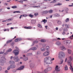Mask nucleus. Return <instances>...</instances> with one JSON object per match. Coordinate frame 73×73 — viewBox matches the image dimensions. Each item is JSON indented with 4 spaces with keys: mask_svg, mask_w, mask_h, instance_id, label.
Listing matches in <instances>:
<instances>
[{
    "mask_svg": "<svg viewBox=\"0 0 73 73\" xmlns=\"http://www.w3.org/2000/svg\"><path fill=\"white\" fill-rule=\"evenodd\" d=\"M4 52H0V54H3L4 53Z\"/></svg>",
    "mask_w": 73,
    "mask_h": 73,
    "instance_id": "nucleus-54",
    "label": "nucleus"
},
{
    "mask_svg": "<svg viewBox=\"0 0 73 73\" xmlns=\"http://www.w3.org/2000/svg\"><path fill=\"white\" fill-rule=\"evenodd\" d=\"M40 41L42 42H44L46 41V40H45L42 39Z\"/></svg>",
    "mask_w": 73,
    "mask_h": 73,
    "instance_id": "nucleus-35",
    "label": "nucleus"
},
{
    "mask_svg": "<svg viewBox=\"0 0 73 73\" xmlns=\"http://www.w3.org/2000/svg\"><path fill=\"white\" fill-rule=\"evenodd\" d=\"M12 50V49L11 48H9L8 49V50H7L6 51V52H8V53H9V52H11V51Z\"/></svg>",
    "mask_w": 73,
    "mask_h": 73,
    "instance_id": "nucleus-26",
    "label": "nucleus"
},
{
    "mask_svg": "<svg viewBox=\"0 0 73 73\" xmlns=\"http://www.w3.org/2000/svg\"><path fill=\"white\" fill-rule=\"evenodd\" d=\"M63 62H64V60H63L62 59L61 60L60 62L59 63V64H62L63 63Z\"/></svg>",
    "mask_w": 73,
    "mask_h": 73,
    "instance_id": "nucleus-32",
    "label": "nucleus"
},
{
    "mask_svg": "<svg viewBox=\"0 0 73 73\" xmlns=\"http://www.w3.org/2000/svg\"><path fill=\"white\" fill-rule=\"evenodd\" d=\"M68 52L69 54H72V50L70 49H68Z\"/></svg>",
    "mask_w": 73,
    "mask_h": 73,
    "instance_id": "nucleus-19",
    "label": "nucleus"
},
{
    "mask_svg": "<svg viewBox=\"0 0 73 73\" xmlns=\"http://www.w3.org/2000/svg\"><path fill=\"white\" fill-rule=\"evenodd\" d=\"M16 12L17 13H20V11H14L13 12V13H16Z\"/></svg>",
    "mask_w": 73,
    "mask_h": 73,
    "instance_id": "nucleus-45",
    "label": "nucleus"
},
{
    "mask_svg": "<svg viewBox=\"0 0 73 73\" xmlns=\"http://www.w3.org/2000/svg\"><path fill=\"white\" fill-rule=\"evenodd\" d=\"M12 20V19H7L6 21H11Z\"/></svg>",
    "mask_w": 73,
    "mask_h": 73,
    "instance_id": "nucleus-36",
    "label": "nucleus"
},
{
    "mask_svg": "<svg viewBox=\"0 0 73 73\" xmlns=\"http://www.w3.org/2000/svg\"><path fill=\"white\" fill-rule=\"evenodd\" d=\"M11 24H12V23H8V24H7V25H10Z\"/></svg>",
    "mask_w": 73,
    "mask_h": 73,
    "instance_id": "nucleus-57",
    "label": "nucleus"
},
{
    "mask_svg": "<svg viewBox=\"0 0 73 73\" xmlns=\"http://www.w3.org/2000/svg\"><path fill=\"white\" fill-rule=\"evenodd\" d=\"M46 46V45L45 44H44L42 46L43 47H45Z\"/></svg>",
    "mask_w": 73,
    "mask_h": 73,
    "instance_id": "nucleus-63",
    "label": "nucleus"
},
{
    "mask_svg": "<svg viewBox=\"0 0 73 73\" xmlns=\"http://www.w3.org/2000/svg\"><path fill=\"white\" fill-rule=\"evenodd\" d=\"M31 28H32V27L31 26H29L28 27H24V28H25V29H31Z\"/></svg>",
    "mask_w": 73,
    "mask_h": 73,
    "instance_id": "nucleus-15",
    "label": "nucleus"
},
{
    "mask_svg": "<svg viewBox=\"0 0 73 73\" xmlns=\"http://www.w3.org/2000/svg\"><path fill=\"white\" fill-rule=\"evenodd\" d=\"M14 44H15V43L14 42L12 43H11V45L12 46H13V45Z\"/></svg>",
    "mask_w": 73,
    "mask_h": 73,
    "instance_id": "nucleus-52",
    "label": "nucleus"
},
{
    "mask_svg": "<svg viewBox=\"0 0 73 73\" xmlns=\"http://www.w3.org/2000/svg\"><path fill=\"white\" fill-rule=\"evenodd\" d=\"M72 67V66H70V69L71 70H72V68H73Z\"/></svg>",
    "mask_w": 73,
    "mask_h": 73,
    "instance_id": "nucleus-51",
    "label": "nucleus"
},
{
    "mask_svg": "<svg viewBox=\"0 0 73 73\" xmlns=\"http://www.w3.org/2000/svg\"><path fill=\"white\" fill-rule=\"evenodd\" d=\"M1 59H0V62L1 65H4V60H6V59L5 57L3 56L1 57Z\"/></svg>",
    "mask_w": 73,
    "mask_h": 73,
    "instance_id": "nucleus-4",
    "label": "nucleus"
},
{
    "mask_svg": "<svg viewBox=\"0 0 73 73\" xmlns=\"http://www.w3.org/2000/svg\"><path fill=\"white\" fill-rule=\"evenodd\" d=\"M15 48H16L17 50H14L13 53L15 54V56L14 57L11 56V59H12L15 62H19L20 61V59L18 58L19 56L17 55L19 54V49L17 48V47H15Z\"/></svg>",
    "mask_w": 73,
    "mask_h": 73,
    "instance_id": "nucleus-1",
    "label": "nucleus"
},
{
    "mask_svg": "<svg viewBox=\"0 0 73 73\" xmlns=\"http://www.w3.org/2000/svg\"><path fill=\"white\" fill-rule=\"evenodd\" d=\"M31 23L33 24H35L36 23V20H32L31 21Z\"/></svg>",
    "mask_w": 73,
    "mask_h": 73,
    "instance_id": "nucleus-13",
    "label": "nucleus"
},
{
    "mask_svg": "<svg viewBox=\"0 0 73 73\" xmlns=\"http://www.w3.org/2000/svg\"><path fill=\"white\" fill-rule=\"evenodd\" d=\"M73 34L71 36H70V39H73Z\"/></svg>",
    "mask_w": 73,
    "mask_h": 73,
    "instance_id": "nucleus-43",
    "label": "nucleus"
},
{
    "mask_svg": "<svg viewBox=\"0 0 73 73\" xmlns=\"http://www.w3.org/2000/svg\"><path fill=\"white\" fill-rule=\"evenodd\" d=\"M65 56V53L63 51H60L58 54V57L59 58H60L62 57Z\"/></svg>",
    "mask_w": 73,
    "mask_h": 73,
    "instance_id": "nucleus-3",
    "label": "nucleus"
},
{
    "mask_svg": "<svg viewBox=\"0 0 73 73\" xmlns=\"http://www.w3.org/2000/svg\"><path fill=\"white\" fill-rule=\"evenodd\" d=\"M45 48H41V50L42 52H44V51H45Z\"/></svg>",
    "mask_w": 73,
    "mask_h": 73,
    "instance_id": "nucleus-23",
    "label": "nucleus"
},
{
    "mask_svg": "<svg viewBox=\"0 0 73 73\" xmlns=\"http://www.w3.org/2000/svg\"><path fill=\"white\" fill-rule=\"evenodd\" d=\"M8 54V52H5L3 54L4 55H7V54Z\"/></svg>",
    "mask_w": 73,
    "mask_h": 73,
    "instance_id": "nucleus-46",
    "label": "nucleus"
},
{
    "mask_svg": "<svg viewBox=\"0 0 73 73\" xmlns=\"http://www.w3.org/2000/svg\"><path fill=\"white\" fill-rule=\"evenodd\" d=\"M38 15V13H35L34 14V15L35 16H37V15Z\"/></svg>",
    "mask_w": 73,
    "mask_h": 73,
    "instance_id": "nucleus-42",
    "label": "nucleus"
},
{
    "mask_svg": "<svg viewBox=\"0 0 73 73\" xmlns=\"http://www.w3.org/2000/svg\"><path fill=\"white\" fill-rule=\"evenodd\" d=\"M48 13V11H43L42 12V15H43V14H46V13Z\"/></svg>",
    "mask_w": 73,
    "mask_h": 73,
    "instance_id": "nucleus-12",
    "label": "nucleus"
},
{
    "mask_svg": "<svg viewBox=\"0 0 73 73\" xmlns=\"http://www.w3.org/2000/svg\"><path fill=\"white\" fill-rule=\"evenodd\" d=\"M10 68H11V66H10L7 68V70H9V69H10Z\"/></svg>",
    "mask_w": 73,
    "mask_h": 73,
    "instance_id": "nucleus-44",
    "label": "nucleus"
},
{
    "mask_svg": "<svg viewBox=\"0 0 73 73\" xmlns=\"http://www.w3.org/2000/svg\"><path fill=\"white\" fill-rule=\"evenodd\" d=\"M37 49V48L36 47H32L30 48L28 50H35Z\"/></svg>",
    "mask_w": 73,
    "mask_h": 73,
    "instance_id": "nucleus-10",
    "label": "nucleus"
},
{
    "mask_svg": "<svg viewBox=\"0 0 73 73\" xmlns=\"http://www.w3.org/2000/svg\"><path fill=\"white\" fill-rule=\"evenodd\" d=\"M65 27H66V28H69V25H68L67 24H65Z\"/></svg>",
    "mask_w": 73,
    "mask_h": 73,
    "instance_id": "nucleus-34",
    "label": "nucleus"
},
{
    "mask_svg": "<svg viewBox=\"0 0 73 73\" xmlns=\"http://www.w3.org/2000/svg\"><path fill=\"white\" fill-rule=\"evenodd\" d=\"M72 63H71L69 65L70 66H72Z\"/></svg>",
    "mask_w": 73,
    "mask_h": 73,
    "instance_id": "nucleus-55",
    "label": "nucleus"
},
{
    "mask_svg": "<svg viewBox=\"0 0 73 73\" xmlns=\"http://www.w3.org/2000/svg\"><path fill=\"white\" fill-rule=\"evenodd\" d=\"M55 29L56 30V31H58V27H57Z\"/></svg>",
    "mask_w": 73,
    "mask_h": 73,
    "instance_id": "nucleus-59",
    "label": "nucleus"
},
{
    "mask_svg": "<svg viewBox=\"0 0 73 73\" xmlns=\"http://www.w3.org/2000/svg\"><path fill=\"white\" fill-rule=\"evenodd\" d=\"M51 57L48 56L45 58L44 59V62L47 64H52V62L50 60Z\"/></svg>",
    "mask_w": 73,
    "mask_h": 73,
    "instance_id": "nucleus-2",
    "label": "nucleus"
},
{
    "mask_svg": "<svg viewBox=\"0 0 73 73\" xmlns=\"http://www.w3.org/2000/svg\"><path fill=\"white\" fill-rule=\"evenodd\" d=\"M18 41H21V40H22V39H21V38H18Z\"/></svg>",
    "mask_w": 73,
    "mask_h": 73,
    "instance_id": "nucleus-47",
    "label": "nucleus"
},
{
    "mask_svg": "<svg viewBox=\"0 0 73 73\" xmlns=\"http://www.w3.org/2000/svg\"><path fill=\"white\" fill-rule=\"evenodd\" d=\"M38 42L37 40L34 41L33 43V45L35 44H35H37V43H38Z\"/></svg>",
    "mask_w": 73,
    "mask_h": 73,
    "instance_id": "nucleus-24",
    "label": "nucleus"
},
{
    "mask_svg": "<svg viewBox=\"0 0 73 73\" xmlns=\"http://www.w3.org/2000/svg\"><path fill=\"white\" fill-rule=\"evenodd\" d=\"M38 27L39 28H42V26H41L40 24H39L38 25Z\"/></svg>",
    "mask_w": 73,
    "mask_h": 73,
    "instance_id": "nucleus-25",
    "label": "nucleus"
},
{
    "mask_svg": "<svg viewBox=\"0 0 73 73\" xmlns=\"http://www.w3.org/2000/svg\"><path fill=\"white\" fill-rule=\"evenodd\" d=\"M12 8L14 9L16 8H17V6H13L12 7Z\"/></svg>",
    "mask_w": 73,
    "mask_h": 73,
    "instance_id": "nucleus-39",
    "label": "nucleus"
},
{
    "mask_svg": "<svg viewBox=\"0 0 73 73\" xmlns=\"http://www.w3.org/2000/svg\"><path fill=\"white\" fill-rule=\"evenodd\" d=\"M60 71V69L58 67V66H56L55 70L53 71V73H58V72Z\"/></svg>",
    "mask_w": 73,
    "mask_h": 73,
    "instance_id": "nucleus-5",
    "label": "nucleus"
},
{
    "mask_svg": "<svg viewBox=\"0 0 73 73\" xmlns=\"http://www.w3.org/2000/svg\"><path fill=\"white\" fill-rule=\"evenodd\" d=\"M16 67V65H10V67L11 68V69H13V68H15Z\"/></svg>",
    "mask_w": 73,
    "mask_h": 73,
    "instance_id": "nucleus-14",
    "label": "nucleus"
},
{
    "mask_svg": "<svg viewBox=\"0 0 73 73\" xmlns=\"http://www.w3.org/2000/svg\"><path fill=\"white\" fill-rule=\"evenodd\" d=\"M69 21V19H67L66 20H65V22H68V21Z\"/></svg>",
    "mask_w": 73,
    "mask_h": 73,
    "instance_id": "nucleus-40",
    "label": "nucleus"
},
{
    "mask_svg": "<svg viewBox=\"0 0 73 73\" xmlns=\"http://www.w3.org/2000/svg\"><path fill=\"white\" fill-rule=\"evenodd\" d=\"M48 71H49L48 70V68H47L44 70V73H48Z\"/></svg>",
    "mask_w": 73,
    "mask_h": 73,
    "instance_id": "nucleus-22",
    "label": "nucleus"
},
{
    "mask_svg": "<svg viewBox=\"0 0 73 73\" xmlns=\"http://www.w3.org/2000/svg\"><path fill=\"white\" fill-rule=\"evenodd\" d=\"M27 40H30V41H32L33 40V39L29 38H27Z\"/></svg>",
    "mask_w": 73,
    "mask_h": 73,
    "instance_id": "nucleus-48",
    "label": "nucleus"
},
{
    "mask_svg": "<svg viewBox=\"0 0 73 73\" xmlns=\"http://www.w3.org/2000/svg\"><path fill=\"white\" fill-rule=\"evenodd\" d=\"M73 60V57H72L71 56H69V60H68V61L67 62L68 63V64H70V62H71V61Z\"/></svg>",
    "mask_w": 73,
    "mask_h": 73,
    "instance_id": "nucleus-6",
    "label": "nucleus"
},
{
    "mask_svg": "<svg viewBox=\"0 0 73 73\" xmlns=\"http://www.w3.org/2000/svg\"><path fill=\"white\" fill-rule=\"evenodd\" d=\"M56 45H57V46H60L61 44V43L60 42H58L56 43Z\"/></svg>",
    "mask_w": 73,
    "mask_h": 73,
    "instance_id": "nucleus-17",
    "label": "nucleus"
},
{
    "mask_svg": "<svg viewBox=\"0 0 73 73\" xmlns=\"http://www.w3.org/2000/svg\"><path fill=\"white\" fill-rule=\"evenodd\" d=\"M62 5V3H58V5Z\"/></svg>",
    "mask_w": 73,
    "mask_h": 73,
    "instance_id": "nucleus-53",
    "label": "nucleus"
},
{
    "mask_svg": "<svg viewBox=\"0 0 73 73\" xmlns=\"http://www.w3.org/2000/svg\"><path fill=\"white\" fill-rule=\"evenodd\" d=\"M9 63L10 64H15V62L14 61H12V60H10L9 62Z\"/></svg>",
    "mask_w": 73,
    "mask_h": 73,
    "instance_id": "nucleus-11",
    "label": "nucleus"
},
{
    "mask_svg": "<svg viewBox=\"0 0 73 73\" xmlns=\"http://www.w3.org/2000/svg\"><path fill=\"white\" fill-rule=\"evenodd\" d=\"M48 12L50 13H53V10H50L48 11Z\"/></svg>",
    "mask_w": 73,
    "mask_h": 73,
    "instance_id": "nucleus-29",
    "label": "nucleus"
},
{
    "mask_svg": "<svg viewBox=\"0 0 73 73\" xmlns=\"http://www.w3.org/2000/svg\"><path fill=\"white\" fill-rule=\"evenodd\" d=\"M24 66H20L19 68L17 69V70H23L24 68Z\"/></svg>",
    "mask_w": 73,
    "mask_h": 73,
    "instance_id": "nucleus-8",
    "label": "nucleus"
},
{
    "mask_svg": "<svg viewBox=\"0 0 73 73\" xmlns=\"http://www.w3.org/2000/svg\"><path fill=\"white\" fill-rule=\"evenodd\" d=\"M47 68L48 71H50V70H52V67H48Z\"/></svg>",
    "mask_w": 73,
    "mask_h": 73,
    "instance_id": "nucleus-18",
    "label": "nucleus"
},
{
    "mask_svg": "<svg viewBox=\"0 0 73 73\" xmlns=\"http://www.w3.org/2000/svg\"><path fill=\"white\" fill-rule=\"evenodd\" d=\"M15 42H17L18 41H19V40H18V38L16 39L15 40Z\"/></svg>",
    "mask_w": 73,
    "mask_h": 73,
    "instance_id": "nucleus-41",
    "label": "nucleus"
},
{
    "mask_svg": "<svg viewBox=\"0 0 73 73\" xmlns=\"http://www.w3.org/2000/svg\"><path fill=\"white\" fill-rule=\"evenodd\" d=\"M29 16L30 17H33V15H32V14H30L29 15Z\"/></svg>",
    "mask_w": 73,
    "mask_h": 73,
    "instance_id": "nucleus-37",
    "label": "nucleus"
},
{
    "mask_svg": "<svg viewBox=\"0 0 73 73\" xmlns=\"http://www.w3.org/2000/svg\"><path fill=\"white\" fill-rule=\"evenodd\" d=\"M65 32H63L62 33V35H65Z\"/></svg>",
    "mask_w": 73,
    "mask_h": 73,
    "instance_id": "nucleus-50",
    "label": "nucleus"
},
{
    "mask_svg": "<svg viewBox=\"0 0 73 73\" xmlns=\"http://www.w3.org/2000/svg\"><path fill=\"white\" fill-rule=\"evenodd\" d=\"M27 56H32V54L31 53H28L27 54Z\"/></svg>",
    "mask_w": 73,
    "mask_h": 73,
    "instance_id": "nucleus-27",
    "label": "nucleus"
},
{
    "mask_svg": "<svg viewBox=\"0 0 73 73\" xmlns=\"http://www.w3.org/2000/svg\"><path fill=\"white\" fill-rule=\"evenodd\" d=\"M66 61H67V58H66L65 60V62H66Z\"/></svg>",
    "mask_w": 73,
    "mask_h": 73,
    "instance_id": "nucleus-58",
    "label": "nucleus"
},
{
    "mask_svg": "<svg viewBox=\"0 0 73 73\" xmlns=\"http://www.w3.org/2000/svg\"><path fill=\"white\" fill-rule=\"evenodd\" d=\"M4 5H8V3H4Z\"/></svg>",
    "mask_w": 73,
    "mask_h": 73,
    "instance_id": "nucleus-60",
    "label": "nucleus"
},
{
    "mask_svg": "<svg viewBox=\"0 0 73 73\" xmlns=\"http://www.w3.org/2000/svg\"><path fill=\"white\" fill-rule=\"evenodd\" d=\"M51 60V61H53L54 60V58H53L52 59V58H51V59H50V60Z\"/></svg>",
    "mask_w": 73,
    "mask_h": 73,
    "instance_id": "nucleus-49",
    "label": "nucleus"
},
{
    "mask_svg": "<svg viewBox=\"0 0 73 73\" xmlns=\"http://www.w3.org/2000/svg\"><path fill=\"white\" fill-rule=\"evenodd\" d=\"M65 70L66 71L68 70V68L67 65H66L64 67Z\"/></svg>",
    "mask_w": 73,
    "mask_h": 73,
    "instance_id": "nucleus-20",
    "label": "nucleus"
},
{
    "mask_svg": "<svg viewBox=\"0 0 73 73\" xmlns=\"http://www.w3.org/2000/svg\"><path fill=\"white\" fill-rule=\"evenodd\" d=\"M27 16H28V15L26 14H25L23 15H21L19 17V19H21L22 17H27Z\"/></svg>",
    "mask_w": 73,
    "mask_h": 73,
    "instance_id": "nucleus-16",
    "label": "nucleus"
},
{
    "mask_svg": "<svg viewBox=\"0 0 73 73\" xmlns=\"http://www.w3.org/2000/svg\"><path fill=\"white\" fill-rule=\"evenodd\" d=\"M46 50H49V47L48 46H47L46 47Z\"/></svg>",
    "mask_w": 73,
    "mask_h": 73,
    "instance_id": "nucleus-28",
    "label": "nucleus"
},
{
    "mask_svg": "<svg viewBox=\"0 0 73 73\" xmlns=\"http://www.w3.org/2000/svg\"><path fill=\"white\" fill-rule=\"evenodd\" d=\"M6 31H8V32H9V29H6Z\"/></svg>",
    "mask_w": 73,
    "mask_h": 73,
    "instance_id": "nucleus-64",
    "label": "nucleus"
},
{
    "mask_svg": "<svg viewBox=\"0 0 73 73\" xmlns=\"http://www.w3.org/2000/svg\"><path fill=\"white\" fill-rule=\"evenodd\" d=\"M72 5H69V7H73V3H72Z\"/></svg>",
    "mask_w": 73,
    "mask_h": 73,
    "instance_id": "nucleus-56",
    "label": "nucleus"
},
{
    "mask_svg": "<svg viewBox=\"0 0 73 73\" xmlns=\"http://www.w3.org/2000/svg\"><path fill=\"white\" fill-rule=\"evenodd\" d=\"M23 1L21 0L20 1L21 3H22V4H23Z\"/></svg>",
    "mask_w": 73,
    "mask_h": 73,
    "instance_id": "nucleus-61",
    "label": "nucleus"
},
{
    "mask_svg": "<svg viewBox=\"0 0 73 73\" xmlns=\"http://www.w3.org/2000/svg\"><path fill=\"white\" fill-rule=\"evenodd\" d=\"M54 16H55V17L60 16V14H56L54 15Z\"/></svg>",
    "mask_w": 73,
    "mask_h": 73,
    "instance_id": "nucleus-30",
    "label": "nucleus"
},
{
    "mask_svg": "<svg viewBox=\"0 0 73 73\" xmlns=\"http://www.w3.org/2000/svg\"><path fill=\"white\" fill-rule=\"evenodd\" d=\"M24 60H25V61H27V60H28V58L27 57H25L24 59Z\"/></svg>",
    "mask_w": 73,
    "mask_h": 73,
    "instance_id": "nucleus-38",
    "label": "nucleus"
},
{
    "mask_svg": "<svg viewBox=\"0 0 73 73\" xmlns=\"http://www.w3.org/2000/svg\"><path fill=\"white\" fill-rule=\"evenodd\" d=\"M43 56L44 57H46V56H49V51H46L43 53Z\"/></svg>",
    "mask_w": 73,
    "mask_h": 73,
    "instance_id": "nucleus-7",
    "label": "nucleus"
},
{
    "mask_svg": "<svg viewBox=\"0 0 73 73\" xmlns=\"http://www.w3.org/2000/svg\"><path fill=\"white\" fill-rule=\"evenodd\" d=\"M5 73H8V71L7 70H6L5 72Z\"/></svg>",
    "mask_w": 73,
    "mask_h": 73,
    "instance_id": "nucleus-62",
    "label": "nucleus"
},
{
    "mask_svg": "<svg viewBox=\"0 0 73 73\" xmlns=\"http://www.w3.org/2000/svg\"><path fill=\"white\" fill-rule=\"evenodd\" d=\"M60 49L62 50H66V48L64 46H61L60 47Z\"/></svg>",
    "mask_w": 73,
    "mask_h": 73,
    "instance_id": "nucleus-9",
    "label": "nucleus"
},
{
    "mask_svg": "<svg viewBox=\"0 0 73 73\" xmlns=\"http://www.w3.org/2000/svg\"><path fill=\"white\" fill-rule=\"evenodd\" d=\"M43 22H44V24L46 23L47 22V20H45V19H44V20H42Z\"/></svg>",
    "mask_w": 73,
    "mask_h": 73,
    "instance_id": "nucleus-31",
    "label": "nucleus"
},
{
    "mask_svg": "<svg viewBox=\"0 0 73 73\" xmlns=\"http://www.w3.org/2000/svg\"><path fill=\"white\" fill-rule=\"evenodd\" d=\"M12 41H13V39H11V40L7 41L6 43L7 44H9V43H10V42H12Z\"/></svg>",
    "mask_w": 73,
    "mask_h": 73,
    "instance_id": "nucleus-21",
    "label": "nucleus"
},
{
    "mask_svg": "<svg viewBox=\"0 0 73 73\" xmlns=\"http://www.w3.org/2000/svg\"><path fill=\"white\" fill-rule=\"evenodd\" d=\"M57 23L58 24H61V22L60 21H58Z\"/></svg>",
    "mask_w": 73,
    "mask_h": 73,
    "instance_id": "nucleus-33",
    "label": "nucleus"
}]
</instances>
